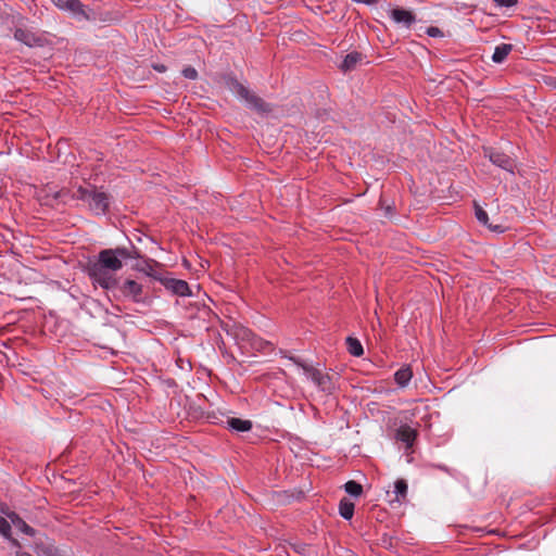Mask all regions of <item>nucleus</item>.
<instances>
[{"label":"nucleus","mask_w":556,"mask_h":556,"mask_svg":"<svg viewBox=\"0 0 556 556\" xmlns=\"http://www.w3.org/2000/svg\"><path fill=\"white\" fill-rule=\"evenodd\" d=\"M141 257L140 250L132 243L129 248L104 249L98 253L96 258L88 260L84 270L93 283H98L105 290H112L118 286L116 271L122 269L123 260Z\"/></svg>","instance_id":"nucleus-1"},{"label":"nucleus","mask_w":556,"mask_h":556,"mask_svg":"<svg viewBox=\"0 0 556 556\" xmlns=\"http://www.w3.org/2000/svg\"><path fill=\"white\" fill-rule=\"evenodd\" d=\"M74 197L88 202L96 214H105L109 208V194L98 191L94 186L79 187Z\"/></svg>","instance_id":"nucleus-2"},{"label":"nucleus","mask_w":556,"mask_h":556,"mask_svg":"<svg viewBox=\"0 0 556 556\" xmlns=\"http://www.w3.org/2000/svg\"><path fill=\"white\" fill-rule=\"evenodd\" d=\"M291 359L304 370L321 392L326 394H332L334 392L336 384L329 374L321 372L313 366L305 364L300 358L292 357Z\"/></svg>","instance_id":"nucleus-3"},{"label":"nucleus","mask_w":556,"mask_h":556,"mask_svg":"<svg viewBox=\"0 0 556 556\" xmlns=\"http://www.w3.org/2000/svg\"><path fill=\"white\" fill-rule=\"evenodd\" d=\"M231 90L236 94L244 100L251 109L261 114L271 112V106L266 103L261 97L251 92L245 86L239 83L237 79H231Z\"/></svg>","instance_id":"nucleus-4"},{"label":"nucleus","mask_w":556,"mask_h":556,"mask_svg":"<svg viewBox=\"0 0 556 556\" xmlns=\"http://www.w3.org/2000/svg\"><path fill=\"white\" fill-rule=\"evenodd\" d=\"M484 155L489 157V160L496 166L514 174L516 168L515 160L511 159L508 154L497 151L495 149H484Z\"/></svg>","instance_id":"nucleus-5"},{"label":"nucleus","mask_w":556,"mask_h":556,"mask_svg":"<svg viewBox=\"0 0 556 556\" xmlns=\"http://www.w3.org/2000/svg\"><path fill=\"white\" fill-rule=\"evenodd\" d=\"M157 279L173 294L179 296L190 295V288L187 281L169 277H159Z\"/></svg>","instance_id":"nucleus-6"},{"label":"nucleus","mask_w":556,"mask_h":556,"mask_svg":"<svg viewBox=\"0 0 556 556\" xmlns=\"http://www.w3.org/2000/svg\"><path fill=\"white\" fill-rule=\"evenodd\" d=\"M118 290L123 296L131 298L136 303L142 302L143 288L137 281L126 279Z\"/></svg>","instance_id":"nucleus-7"},{"label":"nucleus","mask_w":556,"mask_h":556,"mask_svg":"<svg viewBox=\"0 0 556 556\" xmlns=\"http://www.w3.org/2000/svg\"><path fill=\"white\" fill-rule=\"evenodd\" d=\"M54 3L62 10L71 11L74 14L83 15L86 20H90L80 0H54Z\"/></svg>","instance_id":"nucleus-8"},{"label":"nucleus","mask_w":556,"mask_h":556,"mask_svg":"<svg viewBox=\"0 0 556 556\" xmlns=\"http://www.w3.org/2000/svg\"><path fill=\"white\" fill-rule=\"evenodd\" d=\"M391 16L397 24L410 27L416 22V16L412 11L403 8H395L391 11Z\"/></svg>","instance_id":"nucleus-9"},{"label":"nucleus","mask_w":556,"mask_h":556,"mask_svg":"<svg viewBox=\"0 0 556 556\" xmlns=\"http://www.w3.org/2000/svg\"><path fill=\"white\" fill-rule=\"evenodd\" d=\"M416 438L417 431L407 425H403L396 430L395 439L405 443L407 447L413 445Z\"/></svg>","instance_id":"nucleus-10"},{"label":"nucleus","mask_w":556,"mask_h":556,"mask_svg":"<svg viewBox=\"0 0 556 556\" xmlns=\"http://www.w3.org/2000/svg\"><path fill=\"white\" fill-rule=\"evenodd\" d=\"M11 520L14 527L24 532L27 535H35V530L28 526L15 511L1 510Z\"/></svg>","instance_id":"nucleus-11"},{"label":"nucleus","mask_w":556,"mask_h":556,"mask_svg":"<svg viewBox=\"0 0 556 556\" xmlns=\"http://www.w3.org/2000/svg\"><path fill=\"white\" fill-rule=\"evenodd\" d=\"M363 60V54L357 51H353L345 55L344 60L340 64V70L344 73L355 70L357 63Z\"/></svg>","instance_id":"nucleus-12"},{"label":"nucleus","mask_w":556,"mask_h":556,"mask_svg":"<svg viewBox=\"0 0 556 556\" xmlns=\"http://www.w3.org/2000/svg\"><path fill=\"white\" fill-rule=\"evenodd\" d=\"M227 426L237 432H248L252 429V421L237 417H229L226 421Z\"/></svg>","instance_id":"nucleus-13"},{"label":"nucleus","mask_w":556,"mask_h":556,"mask_svg":"<svg viewBox=\"0 0 556 556\" xmlns=\"http://www.w3.org/2000/svg\"><path fill=\"white\" fill-rule=\"evenodd\" d=\"M413 377V371L410 366H403L401 367L395 374H394V380L395 382L404 388L408 384Z\"/></svg>","instance_id":"nucleus-14"},{"label":"nucleus","mask_w":556,"mask_h":556,"mask_svg":"<svg viewBox=\"0 0 556 556\" xmlns=\"http://www.w3.org/2000/svg\"><path fill=\"white\" fill-rule=\"evenodd\" d=\"M511 50L513 46L510 43H501L495 48L494 53L492 55V61L494 63L504 62L508 54L511 52Z\"/></svg>","instance_id":"nucleus-15"},{"label":"nucleus","mask_w":556,"mask_h":556,"mask_svg":"<svg viewBox=\"0 0 556 556\" xmlns=\"http://www.w3.org/2000/svg\"><path fill=\"white\" fill-rule=\"evenodd\" d=\"M354 508H355L354 503L351 502L350 500L344 497L340 501L339 513H340L341 517L344 518L345 520L352 519V517L354 515Z\"/></svg>","instance_id":"nucleus-16"},{"label":"nucleus","mask_w":556,"mask_h":556,"mask_svg":"<svg viewBox=\"0 0 556 556\" xmlns=\"http://www.w3.org/2000/svg\"><path fill=\"white\" fill-rule=\"evenodd\" d=\"M14 38L29 47L34 46V43L38 40L34 34L22 28L15 29Z\"/></svg>","instance_id":"nucleus-17"},{"label":"nucleus","mask_w":556,"mask_h":556,"mask_svg":"<svg viewBox=\"0 0 556 556\" xmlns=\"http://www.w3.org/2000/svg\"><path fill=\"white\" fill-rule=\"evenodd\" d=\"M345 343H346V349H348L349 353L352 354L353 356L359 357L364 354L363 345L358 339L353 338V337H348L345 340Z\"/></svg>","instance_id":"nucleus-18"},{"label":"nucleus","mask_w":556,"mask_h":556,"mask_svg":"<svg viewBox=\"0 0 556 556\" xmlns=\"http://www.w3.org/2000/svg\"><path fill=\"white\" fill-rule=\"evenodd\" d=\"M407 482L404 479H397L394 483V492L397 500H405L407 495Z\"/></svg>","instance_id":"nucleus-19"},{"label":"nucleus","mask_w":556,"mask_h":556,"mask_svg":"<svg viewBox=\"0 0 556 556\" xmlns=\"http://www.w3.org/2000/svg\"><path fill=\"white\" fill-rule=\"evenodd\" d=\"M344 490L352 496H359L363 493V486L355 480H350L344 484Z\"/></svg>","instance_id":"nucleus-20"},{"label":"nucleus","mask_w":556,"mask_h":556,"mask_svg":"<svg viewBox=\"0 0 556 556\" xmlns=\"http://www.w3.org/2000/svg\"><path fill=\"white\" fill-rule=\"evenodd\" d=\"M475 214H476L477 219L481 224L488 225V223H489L488 213L481 206H479L478 204H475Z\"/></svg>","instance_id":"nucleus-21"},{"label":"nucleus","mask_w":556,"mask_h":556,"mask_svg":"<svg viewBox=\"0 0 556 556\" xmlns=\"http://www.w3.org/2000/svg\"><path fill=\"white\" fill-rule=\"evenodd\" d=\"M0 533L7 539H9L11 536V525L4 517H1V516H0Z\"/></svg>","instance_id":"nucleus-22"},{"label":"nucleus","mask_w":556,"mask_h":556,"mask_svg":"<svg viewBox=\"0 0 556 556\" xmlns=\"http://www.w3.org/2000/svg\"><path fill=\"white\" fill-rule=\"evenodd\" d=\"M182 75L188 78V79H197L198 77V72L194 67L192 66H187L186 68L182 70Z\"/></svg>","instance_id":"nucleus-23"},{"label":"nucleus","mask_w":556,"mask_h":556,"mask_svg":"<svg viewBox=\"0 0 556 556\" xmlns=\"http://www.w3.org/2000/svg\"><path fill=\"white\" fill-rule=\"evenodd\" d=\"M427 35L430 36V37H442L443 36V33L440 28L438 27H434V26H430L427 28Z\"/></svg>","instance_id":"nucleus-24"},{"label":"nucleus","mask_w":556,"mask_h":556,"mask_svg":"<svg viewBox=\"0 0 556 556\" xmlns=\"http://www.w3.org/2000/svg\"><path fill=\"white\" fill-rule=\"evenodd\" d=\"M518 0H494V2L501 7H513Z\"/></svg>","instance_id":"nucleus-25"},{"label":"nucleus","mask_w":556,"mask_h":556,"mask_svg":"<svg viewBox=\"0 0 556 556\" xmlns=\"http://www.w3.org/2000/svg\"><path fill=\"white\" fill-rule=\"evenodd\" d=\"M486 226H488V228H489V229H491L492 231H494V232H498V233H501V232H503V231L505 230L504 226H502V225H495V224H489V223H488V225H486Z\"/></svg>","instance_id":"nucleus-26"},{"label":"nucleus","mask_w":556,"mask_h":556,"mask_svg":"<svg viewBox=\"0 0 556 556\" xmlns=\"http://www.w3.org/2000/svg\"><path fill=\"white\" fill-rule=\"evenodd\" d=\"M354 2H357V3H364V4H367V5H372V4H376L378 2V0H353Z\"/></svg>","instance_id":"nucleus-27"},{"label":"nucleus","mask_w":556,"mask_h":556,"mask_svg":"<svg viewBox=\"0 0 556 556\" xmlns=\"http://www.w3.org/2000/svg\"><path fill=\"white\" fill-rule=\"evenodd\" d=\"M546 84L556 89V77H548Z\"/></svg>","instance_id":"nucleus-28"},{"label":"nucleus","mask_w":556,"mask_h":556,"mask_svg":"<svg viewBox=\"0 0 556 556\" xmlns=\"http://www.w3.org/2000/svg\"><path fill=\"white\" fill-rule=\"evenodd\" d=\"M16 556H33V555L30 553H28V552L20 551V552H16Z\"/></svg>","instance_id":"nucleus-29"},{"label":"nucleus","mask_w":556,"mask_h":556,"mask_svg":"<svg viewBox=\"0 0 556 556\" xmlns=\"http://www.w3.org/2000/svg\"><path fill=\"white\" fill-rule=\"evenodd\" d=\"M155 68L160 72H163L165 71V66L164 65H161V66H155Z\"/></svg>","instance_id":"nucleus-30"},{"label":"nucleus","mask_w":556,"mask_h":556,"mask_svg":"<svg viewBox=\"0 0 556 556\" xmlns=\"http://www.w3.org/2000/svg\"><path fill=\"white\" fill-rule=\"evenodd\" d=\"M249 332H250L249 330L243 329V334H244V336H248V333H249Z\"/></svg>","instance_id":"nucleus-31"}]
</instances>
